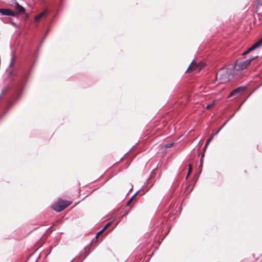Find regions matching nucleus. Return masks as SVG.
<instances>
[{"label": "nucleus", "mask_w": 262, "mask_h": 262, "mask_svg": "<svg viewBox=\"0 0 262 262\" xmlns=\"http://www.w3.org/2000/svg\"><path fill=\"white\" fill-rule=\"evenodd\" d=\"M216 79L220 83H225L228 81L229 75L228 70L226 68H222L216 73Z\"/></svg>", "instance_id": "obj_1"}, {"label": "nucleus", "mask_w": 262, "mask_h": 262, "mask_svg": "<svg viewBox=\"0 0 262 262\" xmlns=\"http://www.w3.org/2000/svg\"><path fill=\"white\" fill-rule=\"evenodd\" d=\"M257 57V56L252 57L245 61H242L240 59L237 60L234 66V69L237 71L245 69L250 64L251 62Z\"/></svg>", "instance_id": "obj_2"}, {"label": "nucleus", "mask_w": 262, "mask_h": 262, "mask_svg": "<svg viewBox=\"0 0 262 262\" xmlns=\"http://www.w3.org/2000/svg\"><path fill=\"white\" fill-rule=\"evenodd\" d=\"M71 204V202L63 201L62 200H58L52 206L53 209L57 212L63 210Z\"/></svg>", "instance_id": "obj_3"}, {"label": "nucleus", "mask_w": 262, "mask_h": 262, "mask_svg": "<svg viewBox=\"0 0 262 262\" xmlns=\"http://www.w3.org/2000/svg\"><path fill=\"white\" fill-rule=\"evenodd\" d=\"M261 45H262V37L259 40H258L257 42H256L254 44H253L247 51L244 52L242 54V55H245L246 54H249L250 52H251V51L256 49V48H258L259 47L261 46Z\"/></svg>", "instance_id": "obj_4"}, {"label": "nucleus", "mask_w": 262, "mask_h": 262, "mask_svg": "<svg viewBox=\"0 0 262 262\" xmlns=\"http://www.w3.org/2000/svg\"><path fill=\"white\" fill-rule=\"evenodd\" d=\"M246 89V87L244 86H240L238 87L234 90H233L230 95L228 96V97H231L232 96H235L237 94H241L244 91V90Z\"/></svg>", "instance_id": "obj_5"}, {"label": "nucleus", "mask_w": 262, "mask_h": 262, "mask_svg": "<svg viewBox=\"0 0 262 262\" xmlns=\"http://www.w3.org/2000/svg\"><path fill=\"white\" fill-rule=\"evenodd\" d=\"M0 13L4 15L14 16L15 13L8 9H0Z\"/></svg>", "instance_id": "obj_6"}, {"label": "nucleus", "mask_w": 262, "mask_h": 262, "mask_svg": "<svg viewBox=\"0 0 262 262\" xmlns=\"http://www.w3.org/2000/svg\"><path fill=\"white\" fill-rule=\"evenodd\" d=\"M256 12L257 14L262 13V0H257Z\"/></svg>", "instance_id": "obj_7"}, {"label": "nucleus", "mask_w": 262, "mask_h": 262, "mask_svg": "<svg viewBox=\"0 0 262 262\" xmlns=\"http://www.w3.org/2000/svg\"><path fill=\"white\" fill-rule=\"evenodd\" d=\"M15 9L20 14H24L25 12V9L18 3L15 4Z\"/></svg>", "instance_id": "obj_8"}, {"label": "nucleus", "mask_w": 262, "mask_h": 262, "mask_svg": "<svg viewBox=\"0 0 262 262\" xmlns=\"http://www.w3.org/2000/svg\"><path fill=\"white\" fill-rule=\"evenodd\" d=\"M47 13V11L45 10L38 15H36L35 17V21H39L42 17H44Z\"/></svg>", "instance_id": "obj_9"}, {"label": "nucleus", "mask_w": 262, "mask_h": 262, "mask_svg": "<svg viewBox=\"0 0 262 262\" xmlns=\"http://www.w3.org/2000/svg\"><path fill=\"white\" fill-rule=\"evenodd\" d=\"M207 67V63L205 62H199L198 63V71H200L202 69H205Z\"/></svg>", "instance_id": "obj_10"}, {"label": "nucleus", "mask_w": 262, "mask_h": 262, "mask_svg": "<svg viewBox=\"0 0 262 262\" xmlns=\"http://www.w3.org/2000/svg\"><path fill=\"white\" fill-rule=\"evenodd\" d=\"M222 129V127H221L216 132H215L209 139H208L207 141L206 142V143L205 145V146L204 147V148L205 149L207 146V145L209 144V143L210 142V141L213 139V136L217 135L219 132L221 130V129Z\"/></svg>", "instance_id": "obj_11"}, {"label": "nucleus", "mask_w": 262, "mask_h": 262, "mask_svg": "<svg viewBox=\"0 0 262 262\" xmlns=\"http://www.w3.org/2000/svg\"><path fill=\"white\" fill-rule=\"evenodd\" d=\"M112 224V222L108 223L103 228L102 231H105Z\"/></svg>", "instance_id": "obj_12"}, {"label": "nucleus", "mask_w": 262, "mask_h": 262, "mask_svg": "<svg viewBox=\"0 0 262 262\" xmlns=\"http://www.w3.org/2000/svg\"><path fill=\"white\" fill-rule=\"evenodd\" d=\"M191 166L190 165H189V169H188V173H187V175L186 176V178H188V176L190 174V173H191Z\"/></svg>", "instance_id": "obj_13"}, {"label": "nucleus", "mask_w": 262, "mask_h": 262, "mask_svg": "<svg viewBox=\"0 0 262 262\" xmlns=\"http://www.w3.org/2000/svg\"><path fill=\"white\" fill-rule=\"evenodd\" d=\"M173 144V142H170V143L166 144L165 145V147H171V146H172Z\"/></svg>", "instance_id": "obj_14"}, {"label": "nucleus", "mask_w": 262, "mask_h": 262, "mask_svg": "<svg viewBox=\"0 0 262 262\" xmlns=\"http://www.w3.org/2000/svg\"><path fill=\"white\" fill-rule=\"evenodd\" d=\"M193 64V63H192L191 64L189 67V68H188L187 71L190 70H192V69H193V66L192 65Z\"/></svg>", "instance_id": "obj_15"}, {"label": "nucleus", "mask_w": 262, "mask_h": 262, "mask_svg": "<svg viewBox=\"0 0 262 262\" xmlns=\"http://www.w3.org/2000/svg\"><path fill=\"white\" fill-rule=\"evenodd\" d=\"M104 231H102V229L97 233L96 236V237H98Z\"/></svg>", "instance_id": "obj_16"}, {"label": "nucleus", "mask_w": 262, "mask_h": 262, "mask_svg": "<svg viewBox=\"0 0 262 262\" xmlns=\"http://www.w3.org/2000/svg\"><path fill=\"white\" fill-rule=\"evenodd\" d=\"M213 105V103L208 104L206 106V108L209 109Z\"/></svg>", "instance_id": "obj_17"}, {"label": "nucleus", "mask_w": 262, "mask_h": 262, "mask_svg": "<svg viewBox=\"0 0 262 262\" xmlns=\"http://www.w3.org/2000/svg\"><path fill=\"white\" fill-rule=\"evenodd\" d=\"M203 156H204V155H203L202 156V157H201V158L200 159V166H201V167H202V164H203Z\"/></svg>", "instance_id": "obj_18"}, {"label": "nucleus", "mask_w": 262, "mask_h": 262, "mask_svg": "<svg viewBox=\"0 0 262 262\" xmlns=\"http://www.w3.org/2000/svg\"><path fill=\"white\" fill-rule=\"evenodd\" d=\"M133 197H132L128 201V205L132 202V201L133 200Z\"/></svg>", "instance_id": "obj_19"}, {"label": "nucleus", "mask_w": 262, "mask_h": 262, "mask_svg": "<svg viewBox=\"0 0 262 262\" xmlns=\"http://www.w3.org/2000/svg\"><path fill=\"white\" fill-rule=\"evenodd\" d=\"M13 62H14V59L12 58L11 64H13Z\"/></svg>", "instance_id": "obj_20"}]
</instances>
